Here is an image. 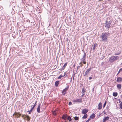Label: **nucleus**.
<instances>
[{
  "mask_svg": "<svg viewBox=\"0 0 122 122\" xmlns=\"http://www.w3.org/2000/svg\"><path fill=\"white\" fill-rule=\"evenodd\" d=\"M121 53V52L120 51H119L118 52H117L115 53V55H117L120 54Z\"/></svg>",
  "mask_w": 122,
  "mask_h": 122,
  "instance_id": "26",
  "label": "nucleus"
},
{
  "mask_svg": "<svg viewBox=\"0 0 122 122\" xmlns=\"http://www.w3.org/2000/svg\"><path fill=\"white\" fill-rule=\"evenodd\" d=\"M95 117V114L93 113L90 115V119H93Z\"/></svg>",
  "mask_w": 122,
  "mask_h": 122,
  "instance_id": "13",
  "label": "nucleus"
},
{
  "mask_svg": "<svg viewBox=\"0 0 122 122\" xmlns=\"http://www.w3.org/2000/svg\"><path fill=\"white\" fill-rule=\"evenodd\" d=\"M119 100V103H121V102H121V101H120V99H119V100Z\"/></svg>",
  "mask_w": 122,
  "mask_h": 122,
  "instance_id": "40",
  "label": "nucleus"
},
{
  "mask_svg": "<svg viewBox=\"0 0 122 122\" xmlns=\"http://www.w3.org/2000/svg\"><path fill=\"white\" fill-rule=\"evenodd\" d=\"M67 115L66 114L63 115L62 116V118L63 119H66Z\"/></svg>",
  "mask_w": 122,
  "mask_h": 122,
  "instance_id": "14",
  "label": "nucleus"
},
{
  "mask_svg": "<svg viewBox=\"0 0 122 122\" xmlns=\"http://www.w3.org/2000/svg\"><path fill=\"white\" fill-rule=\"evenodd\" d=\"M59 84V81H56L55 82V85L56 87L58 86Z\"/></svg>",
  "mask_w": 122,
  "mask_h": 122,
  "instance_id": "17",
  "label": "nucleus"
},
{
  "mask_svg": "<svg viewBox=\"0 0 122 122\" xmlns=\"http://www.w3.org/2000/svg\"><path fill=\"white\" fill-rule=\"evenodd\" d=\"M72 102H70L68 103V105H72Z\"/></svg>",
  "mask_w": 122,
  "mask_h": 122,
  "instance_id": "34",
  "label": "nucleus"
},
{
  "mask_svg": "<svg viewBox=\"0 0 122 122\" xmlns=\"http://www.w3.org/2000/svg\"><path fill=\"white\" fill-rule=\"evenodd\" d=\"M81 61L84 64H85L86 63V59H80Z\"/></svg>",
  "mask_w": 122,
  "mask_h": 122,
  "instance_id": "12",
  "label": "nucleus"
},
{
  "mask_svg": "<svg viewBox=\"0 0 122 122\" xmlns=\"http://www.w3.org/2000/svg\"><path fill=\"white\" fill-rule=\"evenodd\" d=\"M72 78V76L71 77V80H70V82H71V81Z\"/></svg>",
  "mask_w": 122,
  "mask_h": 122,
  "instance_id": "41",
  "label": "nucleus"
},
{
  "mask_svg": "<svg viewBox=\"0 0 122 122\" xmlns=\"http://www.w3.org/2000/svg\"><path fill=\"white\" fill-rule=\"evenodd\" d=\"M94 87L92 89V91H94Z\"/></svg>",
  "mask_w": 122,
  "mask_h": 122,
  "instance_id": "43",
  "label": "nucleus"
},
{
  "mask_svg": "<svg viewBox=\"0 0 122 122\" xmlns=\"http://www.w3.org/2000/svg\"><path fill=\"white\" fill-rule=\"evenodd\" d=\"M113 57L114 61H116L118 59H119V57L118 56H114Z\"/></svg>",
  "mask_w": 122,
  "mask_h": 122,
  "instance_id": "23",
  "label": "nucleus"
},
{
  "mask_svg": "<svg viewBox=\"0 0 122 122\" xmlns=\"http://www.w3.org/2000/svg\"><path fill=\"white\" fill-rule=\"evenodd\" d=\"M15 115L18 118H19L21 115L19 113L16 112L15 113Z\"/></svg>",
  "mask_w": 122,
  "mask_h": 122,
  "instance_id": "20",
  "label": "nucleus"
},
{
  "mask_svg": "<svg viewBox=\"0 0 122 122\" xmlns=\"http://www.w3.org/2000/svg\"><path fill=\"white\" fill-rule=\"evenodd\" d=\"M88 111V109H84L82 110V113L83 114H86Z\"/></svg>",
  "mask_w": 122,
  "mask_h": 122,
  "instance_id": "7",
  "label": "nucleus"
},
{
  "mask_svg": "<svg viewBox=\"0 0 122 122\" xmlns=\"http://www.w3.org/2000/svg\"><path fill=\"white\" fill-rule=\"evenodd\" d=\"M114 61V58L113 56L111 57L109 60V61H110V62H113Z\"/></svg>",
  "mask_w": 122,
  "mask_h": 122,
  "instance_id": "16",
  "label": "nucleus"
},
{
  "mask_svg": "<svg viewBox=\"0 0 122 122\" xmlns=\"http://www.w3.org/2000/svg\"><path fill=\"white\" fill-rule=\"evenodd\" d=\"M92 77H89V80H91V79H92Z\"/></svg>",
  "mask_w": 122,
  "mask_h": 122,
  "instance_id": "38",
  "label": "nucleus"
},
{
  "mask_svg": "<svg viewBox=\"0 0 122 122\" xmlns=\"http://www.w3.org/2000/svg\"><path fill=\"white\" fill-rule=\"evenodd\" d=\"M85 95V94H84L83 93V94H82V95H81V97H83V96H84V95Z\"/></svg>",
  "mask_w": 122,
  "mask_h": 122,
  "instance_id": "39",
  "label": "nucleus"
},
{
  "mask_svg": "<svg viewBox=\"0 0 122 122\" xmlns=\"http://www.w3.org/2000/svg\"><path fill=\"white\" fill-rule=\"evenodd\" d=\"M79 118L78 117H77V116H75L74 117V119L75 120H79Z\"/></svg>",
  "mask_w": 122,
  "mask_h": 122,
  "instance_id": "27",
  "label": "nucleus"
},
{
  "mask_svg": "<svg viewBox=\"0 0 122 122\" xmlns=\"http://www.w3.org/2000/svg\"><path fill=\"white\" fill-rule=\"evenodd\" d=\"M90 118H89L86 121V122H88L90 120Z\"/></svg>",
  "mask_w": 122,
  "mask_h": 122,
  "instance_id": "35",
  "label": "nucleus"
},
{
  "mask_svg": "<svg viewBox=\"0 0 122 122\" xmlns=\"http://www.w3.org/2000/svg\"><path fill=\"white\" fill-rule=\"evenodd\" d=\"M110 33L109 31L102 33V35L100 36V37L101 38L102 41L105 42L106 41L107 38L110 36Z\"/></svg>",
  "mask_w": 122,
  "mask_h": 122,
  "instance_id": "1",
  "label": "nucleus"
},
{
  "mask_svg": "<svg viewBox=\"0 0 122 122\" xmlns=\"http://www.w3.org/2000/svg\"><path fill=\"white\" fill-rule=\"evenodd\" d=\"M74 76L73 77V80H74Z\"/></svg>",
  "mask_w": 122,
  "mask_h": 122,
  "instance_id": "50",
  "label": "nucleus"
},
{
  "mask_svg": "<svg viewBox=\"0 0 122 122\" xmlns=\"http://www.w3.org/2000/svg\"><path fill=\"white\" fill-rule=\"evenodd\" d=\"M26 115H23L22 116V117H25V116Z\"/></svg>",
  "mask_w": 122,
  "mask_h": 122,
  "instance_id": "37",
  "label": "nucleus"
},
{
  "mask_svg": "<svg viewBox=\"0 0 122 122\" xmlns=\"http://www.w3.org/2000/svg\"><path fill=\"white\" fill-rule=\"evenodd\" d=\"M101 113L100 114H99V116H100V115H101Z\"/></svg>",
  "mask_w": 122,
  "mask_h": 122,
  "instance_id": "51",
  "label": "nucleus"
},
{
  "mask_svg": "<svg viewBox=\"0 0 122 122\" xmlns=\"http://www.w3.org/2000/svg\"><path fill=\"white\" fill-rule=\"evenodd\" d=\"M84 54L83 56L82 57V59H86V54L85 52V51H84Z\"/></svg>",
  "mask_w": 122,
  "mask_h": 122,
  "instance_id": "24",
  "label": "nucleus"
},
{
  "mask_svg": "<svg viewBox=\"0 0 122 122\" xmlns=\"http://www.w3.org/2000/svg\"><path fill=\"white\" fill-rule=\"evenodd\" d=\"M66 119L68 120L70 122L72 120V119L71 117L70 116H67Z\"/></svg>",
  "mask_w": 122,
  "mask_h": 122,
  "instance_id": "18",
  "label": "nucleus"
},
{
  "mask_svg": "<svg viewBox=\"0 0 122 122\" xmlns=\"http://www.w3.org/2000/svg\"><path fill=\"white\" fill-rule=\"evenodd\" d=\"M67 65V63H65L64 65L63 66V67L62 68V70H64V69L65 68L66 66Z\"/></svg>",
  "mask_w": 122,
  "mask_h": 122,
  "instance_id": "25",
  "label": "nucleus"
},
{
  "mask_svg": "<svg viewBox=\"0 0 122 122\" xmlns=\"http://www.w3.org/2000/svg\"><path fill=\"white\" fill-rule=\"evenodd\" d=\"M25 118H26V120L28 121H29L30 119V117L28 115H25Z\"/></svg>",
  "mask_w": 122,
  "mask_h": 122,
  "instance_id": "15",
  "label": "nucleus"
},
{
  "mask_svg": "<svg viewBox=\"0 0 122 122\" xmlns=\"http://www.w3.org/2000/svg\"><path fill=\"white\" fill-rule=\"evenodd\" d=\"M12 5V4H11V3H10V5Z\"/></svg>",
  "mask_w": 122,
  "mask_h": 122,
  "instance_id": "47",
  "label": "nucleus"
},
{
  "mask_svg": "<svg viewBox=\"0 0 122 122\" xmlns=\"http://www.w3.org/2000/svg\"><path fill=\"white\" fill-rule=\"evenodd\" d=\"M98 109L99 110H100L101 109L102 107V103L101 102H100L98 104Z\"/></svg>",
  "mask_w": 122,
  "mask_h": 122,
  "instance_id": "11",
  "label": "nucleus"
},
{
  "mask_svg": "<svg viewBox=\"0 0 122 122\" xmlns=\"http://www.w3.org/2000/svg\"><path fill=\"white\" fill-rule=\"evenodd\" d=\"M117 86L118 89H121L122 86L121 84H117Z\"/></svg>",
  "mask_w": 122,
  "mask_h": 122,
  "instance_id": "19",
  "label": "nucleus"
},
{
  "mask_svg": "<svg viewBox=\"0 0 122 122\" xmlns=\"http://www.w3.org/2000/svg\"><path fill=\"white\" fill-rule=\"evenodd\" d=\"M109 117L108 116H107L104 117L103 119V122H105L108 120L109 119Z\"/></svg>",
  "mask_w": 122,
  "mask_h": 122,
  "instance_id": "8",
  "label": "nucleus"
},
{
  "mask_svg": "<svg viewBox=\"0 0 122 122\" xmlns=\"http://www.w3.org/2000/svg\"><path fill=\"white\" fill-rule=\"evenodd\" d=\"M82 102V99L81 98L80 99H77L76 100H73V102Z\"/></svg>",
  "mask_w": 122,
  "mask_h": 122,
  "instance_id": "6",
  "label": "nucleus"
},
{
  "mask_svg": "<svg viewBox=\"0 0 122 122\" xmlns=\"http://www.w3.org/2000/svg\"><path fill=\"white\" fill-rule=\"evenodd\" d=\"M119 106L120 108L122 109V102L120 104Z\"/></svg>",
  "mask_w": 122,
  "mask_h": 122,
  "instance_id": "31",
  "label": "nucleus"
},
{
  "mask_svg": "<svg viewBox=\"0 0 122 122\" xmlns=\"http://www.w3.org/2000/svg\"><path fill=\"white\" fill-rule=\"evenodd\" d=\"M54 115H56V113H54Z\"/></svg>",
  "mask_w": 122,
  "mask_h": 122,
  "instance_id": "49",
  "label": "nucleus"
},
{
  "mask_svg": "<svg viewBox=\"0 0 122 122\" xmlns=\"http://www.w3.org/2000/svg\"><path fill=\"white\" fill-rule=\"evenodd\" d=\"M80 67V66H78L77 67V70Z\"/></svg>",
  "mask_w": 122,
  "mask_h": 122,
  "instance_id": "42",
  "label": "nucleus"
},
{
  "mask_svg": "<svg viewBox=\"0 0 122 122\" xmlns=\"http://www.w3.org/2000/svg\"><path fill=\"white\" fill-rule=\"evenodd\" d=\"M37 102V101H36L34 105H31V108L30 110H29V109H28V110L27 111V112H29V114H31L32 111L34 109L36 105L37 104L36 103Z\"/></svg>",
  "mask_w": 122,
  "mask_h": 122,
  "instance_id": "3",
  "label": "nucleus"
},
{
  "mask_svg": "<svg viewBox=\"0 0 122 122\" xmlns=\"http://www.w3.org/2000/svg\"><path fill=\"white\" fill-rule=\"evenodd\" d=\"M106 114V112L105 111H104V114Z\"/></svg>",
  "mask_w": 122,
  "mask_h": 122,
  "instance_id": "48",
  "label": "nucleus"
},
{
  "mask_svg": "<svg viewBox=\"0 0 122 122\" xmlns=\"http://www.w3.org/2000/svg\"><path fill=\"white\" fill-rule=\"evenodd\" d=\"M122 71V68H120L119 71H118V73H117V75H118L120 72V71Z\"/></svg>",
  "mask_w": 122,
  "mask_h": 122,
  "instance_id": "30",
  "label": "nucleus"
},
{
  "mask_svg": "<svg viewBox=\"0 0 122 122\" xmlns=\"http://www.w3.org/2000/svg\"><path fill=\"white\" fill-rule=\"evenodd\" d=\"M105 21L106 22L104 24L105 27L108 29L110 28L111 27L110 25L112 22V21L111 20L109 21L106 20Z\"/></svg>",
  "mask_w": 122,
  "mask_h": 122,
  "instance_id": "2",
  "label": "nucleus"
},
{
  "mask_svg": "<svg viewBox=\"0 0 122 122\" xmlns=\"http://www.w3.org/2000/svg\"><path fill=\"white\" fill-rule=\"evenodd\" d=\"M122 81V78L121 77H118L117 78L116 81L117 82H119Z\"/></svg>",
  "mask_w": 122,
  "mask_h": 122,
  "instance_id": "10",
  "label": "nucleus"
},
{
  "mask_svg": "<svg viewBox=\"0 0 122 122\" xmlns=\"http://www.w3.org/2000/svg\"><path fill=\"white\" fill-rule=\"evenodd\" d=\"M118 93L117 92H114L113 93V96L115 97H117V95Z\"/></svg>",
  "mask_w": 122,
  "mask_h": 122,
  "instance_id": "21",
  "label": "nucleus"
},
{
  "mask_svg": "<svg viewBox=\"0 0 122 122\" xmlns=\"http://www.w3.org/2000/svg\"><path fill=\"white\" fill-rule=\"evenodd\" d=\"M62 76H61V77H64L65 76V75H63V76L62 75Z\"/></svg>",
  "mask_w": 122,
  "mask_h": 122,
  "instance_id": "46",
  "label": "nucleus"
},
{
  "mask_svg": "<svg viewBox=\"0 0 122 122\" xmlns=\"http://www.w3.org/2000/svg\"><path fill=\"white\" fill-rule=\"evenodd\" d=\"M62 75H60V76H59L58 77V79H61V78L62 77Z\"/></svg>",
  "mask_w": 122,
  "mask_h": 122,
  "instance_id": "33",
  "label": "nucleus"
},
{
  "mask_svg": "<svg viewBox=\"0 0 122 122\" xmlns=\"http://www.w3.org/2000/svg\"><path fill=\"white\" fill-rule=\"evenodd\" d=\"M13 3H14V2H12V4H13Z\"/></svg>",
  "mask_w": 122,
  "mask_h": 122,
  "instance_id": "53",
  "label": "nucleus"
},
{
  "mask_svg": "<svg viewBox=\"0 0 122 122\" xmlns=\"http://www.w3.org/2000/svg\"><path fill=\"white\" fill-rule=\"evenodd\" d=\"M91 69L92 68L90 67L87 69L86 71L85 74L84 75V76L86 75L88 73L91 71Z\"/></svg>",
  "mask_w": 122,
  "mask_h": 122,
  "instance_id": "5",
  "label": "nucleus"
},
{
  "mask_svg": "<svg viewBox=\"0 0 122 122\" xmlns=\"http://www.w3.org/2000/svg\"><path fill=\"white\" fill-rule=\"evenodd\" d=\"M86 89L85 88H83L82 89V92L84 93Z\"/></svg>",
  "mask_w": 122,
  "mask_h": 122,
  "instance_id": "28",
  "label": "nucleus"
},
{
  "mask_svg": "<svg viewBox=\"0 0 122 122\" xmlns=\"http://www.w3.org/2000/svg\"><path fill=\"white\" fill-rule=\"evenodd\" d=\"M69 87V86L68 85L65 88L63 89L62 92V94L63 95H64L66 93V92Z\"/></svg>",
  "mask_w": 122,
  "mask_h": 122,
  "instance_id": "4",
  "label": "nucleus"
},
{
  "mask_svg": "<svg viewBox=\"0 0 122 122\" xmlns=\"http://www.w3.org/2000/svg\"><path fill=\"white\" fill-rule=\"evenodd\" d=\"M104 62H102V63L101 64V66H102L104 64Z\"/></svg>",
  "mask_w": 122,
  "mask_h": 122,
  "instance_id": "36",
  "label": "nucleus"
},
{
  "mask_svg": "<svg viewBox=\"0 0 122 122\" xmlns=\"http://www.w3.org/2000/svg\"><path fill=\"white\" fill-rule=\"evenodd\" d=\"M84 115L82 117V119H86L88 116V115L87 114H84Z\"/></svg>",
  "mask_w": 122,
  "mask_h": 122,
  "instance_id": "22",
  "label": "nucleus"
},
{
  "mask_svg": "<svg viewBox=\"0 0 122 122\" xmlns=\"http://www.w3.org/2000/svg\"><path fill=\"white\" fill-rule=\"evenodd\" d=\"M106 103H107V102L106 101H105V102L104 103L103 105V108H104L105 107L106 105Z\"/></svg>",
  "mask_w": 122,
  "mask_h": 122,
  "instance_id": "29",
  "label": "nucleus"
},
{
  "mask_svg": "<svg viewBox=\"0 0 122 122\" xmlns=\"http://www.w3.org/2000/svg\"><path fill=\"white\" fill-rule=\"evenodd\" d=\"M103 57H104V56H103V57H102V58H101V59H103Z\"/></svg>",
  "mask_w": 122,
  "mask_h": 122,
  "instance_id": "45",
  "label": "nucleus"
},
{
  "mask_svg": "<svg viewBox=\"0 0 122 122\" xmlns=\"http://www.w3.org/2000/svg\"><path fill=\"white\" fill-rule=\"evenodd\" d=\"M82 66V65H81V66Z\"/></svg>",
  "mask_w": 122,
  "mask_h": 122,
  "instance_id": "54",
  "label": "nucleus"
},
{
  "mask_svg": "<svg viewBox=\"0 0 122 122\" xmlns=\"http://www.w3.org/2000/svg\"><path fill=\"white\" fill-rule=\"evenodd\" d=\"M41 107V104H39L37 107V111L38 113H40V108Z\"/></svg>",
  "mask_w": 122,
  "mask_h": 122,
  "instance_id": "9",
  "label": "nucleus"
},
{
  "mask_svg": "<svg viewBox=\"0 0 122 122\" xmlns=\"http://www.w3.org/2000/svg\"><path fill=\"white\" fill-rule=\"evenodd\" d=\"M95 46H96V44H94V46L93 47V49H92L93 50H95V48H96Z\"/></svg>",
  "mask_w": 122,
  "mask_h": 122,
  "instance_id": "32",
  "label": "nucleus"
},
{
  "mask_svg": "<svg viewBox=\"0 0 122 122\" xmlns=\"http://www.w3.org/2000/svg\"><path fill=\"white\" fill-rule=\"evenodd\" d=\"M75 65H73V66L75 67Z\"/></svg>",
  "mask_w": 122,
  "mask_h": 122,
  "instance_id": "52",
  "label": "nucleus"
},
{
  "mask_svg": "<svg viewBox=\"0 0 122 122\" xmlns=\"http://www.w3.org/2000/svg\"><path fill=\"white\" fill-rule=\"evenodd\" d=\"M66 73V72H65L64 73V75H65V76Z\"/></svg>",
  "mask_w": 122,
  "mask_h": 122,
  "instance_id": "44",
  "label": "nucleus"
}]
</instances>
